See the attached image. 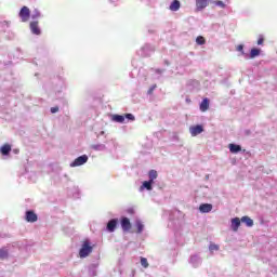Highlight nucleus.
I'll return each mask as SVG.
<instances>
[{
	"mask_svg": "<svg viewBox=\"0 0 277 277\" xmlns=\"http://www.w3.org/2000/svg\"><path fill=\"white\" fill-rule=\"evenodd\" d=\"M93 247L90 245L89 240H84L82 242V246L79 250V256L80 259H85L92 254Z\"/></svg>",
	"mask_w": 277,
	"mask_h": 277,
	"instance_id": "f257e3e1",
	"label": "nucleus"
},
{
	"mask_svg": "<svg viewBox=\"0 0 277 277\" xmlns=\"http://www.w3.org/2000/svg\"><path fill=\"white\" fill-rule=\"evenodd\" d=\"M30 16H31V11L29 10V8L23 6L19 11V18L22 19V23H27Z\"/></svg>",
	"mask_w": 277,
	"mask_h": 277,
	"instance_id": "f03ea898",
	"label": "nucleus"
},
{
	"mask_svg": "<svg viewBox=\"0 0 277 277\" xmlns=\"http://www.w3.org/2000/svg\"><path fill=\"white\" fill-rule=\"evenodd\" d=\"M83 163H88V156L82 155L75 159V161L70 164L71 168H77L79 166H83Z\"/></svg>",
	"mask_w": 277,
	"mask_h": 277,
	"instance_id": "7ed1b4c3",
	"label": "nucleus"
},
{
	"mask_svg": "<svg viewBox=\"0 0 277 277\" xmlns=\"http://www.w3.org/2000/svg\"><path fill=\"white\" fill-rule=\"evenodd\" d=\"M26 222H30V224H34V222H38V214L34 212L32 210L26 211V216H25Z\"/></svg>",
	"mask_w": 277,
	"mask_h": 277,
	"instance_id": "20e7f679",
	"label": "nucleus"
},
{
	"mask_svg": "<svg viewBox=\"0 0 277 277\" xmlns=\"http://www.w3.org/2000/svg\"><path fill=\"white\" fill-rule=\"evenodd\" d=\"M29 27L31 34H34L35 36H40V34H42V31L40 30V26L38 25V21L30 22Z\"/></svg>",
	"mask_w": 277,
	"mask_h": 277,
	"instance_id": "39448f33",
	"label": "nucleus"
},
{
	"mask_svg": "<svg viewBox=\"0 0 277 277\" xmlns=\"http://www.w3.org/2000/svg\"><path fill=\"white\" fill-rule=\"evenodd\" d=\"M190 134L193 137H196V135H200L205 131V128L202 126L197 124L189 128Z\"/></svg>",
	"mask_w": 277,
	"mask_h": 277,
	"instance_id": "423d86ee",
	"label": "nucleus"
},
{
	"mask_svg": "<svg viewBox=\"0 0 277 277\" xmlns=\"http://www.w3.org/2000/svg\"><path fill=\"white\" fill-rule=\"evenodd\" d=\"M200 213H211L213 211V205L211 203H202L199 206Z\"/></svg>",
	"mask_w": 277,
	"mask_h": 277,
	"instance_id": "0eeeda50",
	"label": "nucleus"
},
{
	"mask_svg": "<svg viewBox=\"0 0 277 277\" xmlns=\"http://www.w3.org/2000/svg\"><path fill=\"white\" fill-rule=\"evenodd\" d=\"M121 228L124 232L131 230V221L129 220V217L121 219Z\"/></svg>",
	"mask_w": 277,
	"mask_h": 277,
	"instance_id": "6e6552de",
	"label": "nucleus"
},
{
	"mask_svg": "<svg viewBox=\"0 0 277 277\" xmlns=\"http://www.w3.org/2000/svg\"><path fill=\"white\" fill-rule=\"evenodd\" d=\"M232 230H234V233H237V230H239V226H241V219L239 217H234L232 219Z\"/></svg>",
	"mask_w": 277,
	"mask_h": 277,
	"instance_id": "1a4fd4ad",
	"label": "nucleus"
},
{
	"mask_svg": "<svg viewBox=\"0 0 277 277\" xmlns=\"http://www.w3.org/2000/svg\"><path fill=\"white\" fill-rule=\"evenodd\" d=\"M116 226H118V219H113L107 223V230L108 233H114L116 230Z\"/></svg>",
	"mask_w": 277,
	"mask_h": 277,
	"instance_id": "9d476101",
	"label": "nucleus"
},
{
	"mask_svg": "<svg viewBox=\"0 0 277 277\" xmlns=\"http://www.w3.org/2000/svg\"><path fill=\"white\" fill-rule=\"evenodd\" d=\"M207 5H209V0H196L197 12H201Z\"/></svg>",
	"mask_w": 277,
	"mask_h": 277,
	"instance_id": "9b49d317",
	"label": "nucleus"
},
{
	"mask_svg": "<svg viewBox=\"0 0 277 277\" xmlns=\"http://www.w3.org/2000/svg\"><path fill=\"white\" fill-rule=\"evenodd\" d=\"M1 155L8 156L10 153H12V145L11 144H4L0 147Z\"/></svg>",
	"mask_w": 277,
	"mask_h": 277,
	"instance_id": "f8f14e48",
	"label": "nucleus"
},
{
	"mask_svg": "<svg viewBox=\"0 0 277 277\" xmlns=\"http://www.w3.org/2000/svg\"><path fill=\"white\" fill-rule=\"evenodd\" d=\"M240 222L246 224V226H248L249 228H252V226H254V221L252 219H250V216H242L240 219Z\"/></svg>",
	"mask_w": 277,
	"mask_h": 277,
	"instance_id": "ddd939ff",
	"label": "nucleus"
},
{
	"mask_svg": "<svg viewBox=\"0 0 277 277\" xmlns=\"http://www.w3.org/2000/svg\"><path fill=\"white\" fill-rule=\"evenodd\" d=\"M200 111H208L209 110V98H203L199 106Z\"/></svg>",
	"mask_w": 277,
	"mask_h": 277,
	"instance_id": "4468645a",
	"label": "nucleus"
},
{
	"mask_svg": "<svg viewBox=\"0 0 277 277\" xmlns=\"http://www.w3.org/2000/svg\"><path fill=\"white\" fill-rule=\"evenodd\" d=\"M171 12H179L181 10V2L179 0H174L170 5Z\"/></svg>",
	"mask_w": 277,
	"mask_h": 277,
	"instance_id": "2eb2a0df",
	"label": "nucleus"
},
{
	"mask_svg": "<svg viewBox=\"0 0 277 277\" xmlns=\"http://www.w3.org/2000/svg\"><path fill=\"white\" fill-rule=\"evenodd\" d=\"M229 150L230 153L237 154V153H241V146L237 145V144H229Z\"/></svg>",
	"mask_w": 277,
	"mask_h": 277,
	"instance_id": "dca6fc26",
	"label": "nucleus"
},
{
	"mask_svg": "<svg viewBox=\"0 0 277 277\" xmlns=\"http://www.w3.org/2000/svg\"><path fill=\"white\" fill-rule=\"evenodd\" d=\"M259 55H261V50L260 49H256V48L251 49V51H250V58L251 60H254V57H259Z\"/></svg>",
	"mask_w": 277,
	"mask_h": 277,
	"instance_id": "f3484780",
	"label": "nucleus"
},
{
	"mask_svg": "<svg viewBox=\"0 0 277 277\" xmlns=\"http://www.w3.org/2000/svg\"><path fill=\"white\" fill-rule=\"evenodd\" d=\"M148 176H149L150 183H155V180H156L157 176H158L157 171L150 170V171L148 172Z\"/></svg>",
	"mask_w": 277,
	"mask_h": 277,
	"instance_id": "a211bd4d",
	"label": "nucleus"
},
{
	"mask_svg": "<svg viewBox=\"0 0 277 277\" xmlns=\"http://www.w3.org/2000/svg\"><path fill=\"white\" fill-rule=\"evenodd\" d=\"M113 120H114V122L122 123V122H124V116H122V115H114L113 116Z\"/></svg>",
	"mask_w": 277,
	"mask_h": 277,
	"instance_id": "6ab92c4d",
	"label": "nucleus"
},
{
	"mask_svg": "<svg viewBox=\"0 0 277 277\" xmlns=\"http://www.w3.org/2000/svg\"><path fill=\"white\" fill-rule=\"evenodd\" d=\"M143 187H145V189H148V192H150V189H153V182H150V180L143 182Z\"/></svg>",
	"mask_w": 277,
	"mask_h": 277,
	"instance_id": "aec40b11",
	"label": "nucleus"
},
{
	"mask_svg": "<svg viewBox=\"0 0 277 277\" xmlns=\"http://www.w3.org/2000/svg\"><path fill=\"white\" fill-rule=\"evenodd\" d=\"M196 42H197L198 44H200V45L207 44V40H206L205 37H202V36H198V37L196 38Z\"/></svg>",
	"mask_w": 277,
	"mask_h": 277,
	"instance_id": "412c9836",
	"label": "nucleus"
},
{
	"mask_svg": "<svg viewBox=\"0 0 277 277\" xmlns=\"http://www.w3.org/2000/svg\"><path fill=\"white\" fill-rule=\"evenodd\" d=\"M135 226H136V233H142L143 230H144V224H142V222H136V224H135Z\"/></svg>",
	"mask_w": 277,
	"mask_h": 277,
	"instance_id": "4be33fe9",
	"label": "nucleus"
},
{
	"mask_svg": "<svg viewBox=\"0 0 277 277\" xmlns=\"http://www.w3.org/2000/svg\"><path fill=\"white\" fill-rule=\"evenodd\" d=\"M209 250H210V252H215V251L220 250V246H217L215 243H211L209 246Z\"/></svg>",
	"mask_w": 277,
	"mask_h": 277,
	"instance_id": "5701e85b",
	"label": "nucleus"
},
{
	"mask_svg": "<svg viewBox=\"0 0 277 277\" xmlns=\"http://www.w3.org/2000/svg\"><path fill=\"white\" fill-rule=\"evenodd\" d=\"M0 259H8V250L5 249H0Z\"/></svg>",
	"mask_w": 277,
	"mask_h": 277,
	"instance_id": "b1692460",
	"label": "nucleus"
},
{
	"mask_svg": "<svg viewBox=\"0 0 277 277\" xmlns=\"http://www.w3.org/2000/svg\"><path fill=\"white\" fill-rule=\"evenodd\" d=\"M141 265L146 269L149 265L148 260L146 258H141Z\"/></svg>",
	"mask_w": 277,
	"mask_h": 277,
	"instance_id": "393cba45",
	"label": "nucleus"
},
{
	"mask_svg": "<svg viewBox=\"0 0 277 277\" xmlns=\"http://www.w3.org/2000/svg\"><path fill=\"white\" fill-rule=\"evenodd\" d=\"M123 117L127 118V120H135V116H133V114H126Z\"/></svg>",
	"mask_w": 277,
	"mask_h": 277,
	"instance_id": "a878e982",
	"label": "nucleus"
},
{
	"mask_svg": "<svg viewBox=\"0 0 277 277\" xmlns=\"http://www.w3.org/2000/svg\"><path fill=\"white\" fill-rule=\"evenodd\" d=\"M31 18H40V11L35 10V13L31 15Z\"/></svg>",
	"mask_w": 277,
	"mask_h": 277,
	"instance_id": "bb28decb",
	"label": "nucleus"
},
{
	"mask_svg": "<svg viewBox=\"0 0 277 277\" xmlns=\"http://www.w3.org/2000/svg\"><path fill=\"white\" fill-rule=\"evenodd\" d=\"M215 5H219L220 8H225V4L224 2H222V0L215 1Z\"/></svg>",
	"mask_w": 277,
	"mask_h": 277,
	"instance_id": "cd10ccee",
	"label": "nucleus"
},
{
	"mask_svg": "<svg viewBox=\"0 0 277 277\" xmlns=\"http://www.w3.org/2000/svg\"><path fill=\"white\" fill-rule=\"evenodd\" d=\"M263 42H265V39L263 38V36H260L259 39H258V44L262 45Z\"/></svg>",
	"mask_w": 277,
	"mask_h": 277,
	"instance_id": "c85d7f7f",
	"label": "nucleus"
},
{
	"mask_svg": "<svg viewBox=\"0 0 277 277\" xmlns=\"http://www.w3.org/2000/svg\"><path fill=\"white\" fill-rule=\"evenodd\" d=\"M236 50L239 51L240 53H242V55H243V44L237 45Z\"/></svg>",
	"mask_w": 277,
	"mask_h": 277,
	"instance_id": "c756f323",
	"label": "nucleus"
},
{
	"mask_svg": "<svg viewBox=\"0 0 277 277\" xmlns=\"http://www.w3.org/2000/svg\"><path fill=\"white\" fill-rule=\"evenodd\" d=\"M57 111H60V107H52L51 108V114H57Z\"/></svg>",
	"mask_w": 277,
	"mask_h": 277,
	"instance_id": "7c9ffc66",
	"label": "nucleus"
},
{
	"mask_svg": "<svg viewBox=\"0 0 277 277\" xmlns=\"http://www.w3.org/2000/svg\"><path fill=\"white\" fill-rule=\"evenodd\" d=\"M155 88H157V85L151 87V88L148 90V94H153V92H155Z\"/></svg>",
	"mask_w": 277,
	"mask_h": 277,
	"instance_id": "2f4dec72",
	"label": "nucleus"
}]
</instances>
